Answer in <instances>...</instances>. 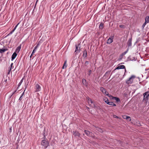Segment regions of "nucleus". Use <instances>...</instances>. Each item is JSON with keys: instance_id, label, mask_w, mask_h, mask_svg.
<instances>
[{"instance_id": "3", "label": "nucleus", "mask_w": 149, "mask_h": 149, "mask_svg": "<svg viewBox=\"0 0 149 149\" xmlns=\"http://www.w3.org/2000/svg\"><path fill=\"white\" fill-rule=\"evenodd\" d=\"M104 102L107 104L111 105L114 106H116V104H114L112 102H109V100L107 99H106V98H105L104 99Z\"/></svg>"}, {"instance_id": "25", "label": "nucleus", "mask_w": 149, "mask_h": 149, "mask_svg": "<svg viewBox=\"0 0 149 149\" xmlns=\"http://www.w3.org/2000/svg\"><path fill=\"white\" fill-rule=\"evenodd\" d=\"M97 130H98L99 132H103V131H102V130L101 128H97Z\"/></svg>"}, {"instance_id": "23", "label": "nucleus", "mask_w": 149, "mask_h": 149, "mask_svg": "<svg viewBox=\"0 0 149 149\" xmlns=\"http://www.w3.org/2000/svg\"><path fill=\"white\" fill-rule=\"evenodd\" d=\"M126 120H127L128 121H130L131 120L130 117L129 116H127Z\"/></svg>"}, {"instance_id": "44", "label": "nucleus", "mask_w": 149, "mask_h": 149, "mask_svg": "<svg viewBox=\"0 0 149 149\" xmlns=\"http://www.w3.org/2000/svg\"><path fill=\"white\" fill-rule=\"evenodd\" d=\"M122 26H123L122 25H120V27H122Z\"/></svg>"}, {"instance_id": "6", "label": "nucleus", "mask_w": 149, "mask_h": 149, "mask_svg": "<svg viewBox=\"0 0 149 149\" xmlns=\"http://www.w3.org/2000/svg\"><path fill=\"white\" fill-rule=\"evenodd\" d=\"M88 103L91 107H96L95 104L93 103L92 100H91V101H90V102L88 101Z\"/></svg>"}, {"instance_id": "10", "label": "nucleus", "mask_w": 149, "mask_h": 149, "mask_svg": "<svg viewBox=\"0 0 149 149\" xmlns=\"http://www.w3.org/2000/svg\"><path fill=\"white\" fill-rule=\"evenodd\" d=\"M73 134L75 136H80V134L77 131H75L73 132Z\"/></svg>"}, {"instance_id": "12", "label": "nucleus", "mask_w": 149, "mask_h": 149, "mask_svg": "<svg viewBox=\"0 0 149 149\" xmlns=\"http://www.w3.org/2000/svg\"><path fill=\"white\" fill-rule=\"evenodd\" d=\"M21 48V46L20 45L18 47L16 48L15 52L17 53H18Z\"/></svg>"}, {"instance_id": "13", "label": "nucleus", "mask_w": 149, "mask_h": 149, "mask_svg": "<svg viewBox=\"0 0 149 149\" xmlns=\"http://www.w3.org/2000/svg\"><path fill=\"white\" fill-rule=\"evenodd\" d=\"M125 68V66L124 65H121L118 66L116 69H123Z\"/></svg>"}, {"instance_id": "31", "label": "nucleus", "mask_w": 149, "mask_h": 149, "mask_svg": "<svg viewBox=\"0 0 149 149\" xmlns=\"http://www.w3.org/2000/svg\"><path fill=\"white\" fill-rule=\"evenodd\" d=\"M76 49L75 51V52H77V51H78V47L76 45Z\"/></svg>"}, {"instance_id": "8", "label": "nucleus", "mask_w": 149, "mask_h": 149, "mask_svg": "<svg viewBox=\"0 0 149 149\" xmlns=\"http://www.w3.org/2000/svg\"><path fill=\"white\" fill-rule=\"evenodd\" d=\"M148 92H146L145 93H144L143 94V95H144V98L143 100L145 99H147L148 97H149V94L147 95L148 94Z\"/></svg>"}, {"instance_id": "2", "label": "nucleus", "mask_w": 149, "mask_h": 149, "mask_svg": "<svg viewBox=\"0 0 149 149\" xmlns=\"http://www.w3.org/2000/svg\"><path fill=\"white\" fill-rule=\"evenodd\" d=\"M136 77L134 75L132 76L129 79L126 81V83L128 84H131L133 81L134 79Z\"/></svg>"}, {"instance_id": "34", "label": "nucleus", "mask_w": 149, "mask_h": 149, "mask_svg": "<svg viewBox=\"0 0 149 149\" xmlns=\"http://www.w3.org/2000/svg\"><path fill=\"white\" fill-rule=\"evenodd\" d=\"M91 70H89V72H88V73H89L88 74L89 75H90V74H91Z\"/></svg>"}, {"instance_id": "29", "label": "nucleus", "mask_w": 149, "mask_h": 149, "mask_svg": "<svg viewBox=\"0 0 149 149\" xmlns=\"http://www.w3.org/2000/svg\"><path fill=\"white\" fill-rule=\"evenodd\" d=\"M11 70V68H10L9 70H8V74H10V72Z\"/></svg>"}, {"instance_id": "41", "label": "nucleus", "mask_w": 149, "mask_h": 149, "mask_svg": "<svg viewBox=\"0 0 149 149\" xmlns=\"http://www.w3.org/2000/svg\"><path fill=\"white\" fill-rule=\"evenodd\" d=\"M15 29H13V31H12V32H14V31H15Z\"/></svg>"}, {"instance_id": "1", "label": "nucleus", "mask_w": 149, "mask_h": 149, "mask_svg": "<svg viewBox=\"0 0 149 149\" xmlns=\"http://www.w3.org/2000/svg\"><path fill=\"white\" fill-rule=\"evenodd\" d=\"M41 145L44 148H46L49 146V143L47 140H42L41 143Z\"/></svg>"}, {"instance_id": "37", "label": "nucleus", "mask_w": 149, "mask_h": 149, "mask_svg": "<svg viewBox=\"0 0 149 149\" xmlns=\"http://www.w3.org/2000/svg\"><path fill=\"white\" fill-rule=\"evenodd\" d=\"M13 63H12L10 65V68H12V67L13 66Z\"/></svg>"}, {"instance_id": "16", "label": "nucleus", "mask_w": 149, "mask_h": 149, "mask_svg": "<svg viewBox=\"0 0 149 149\" xmlns=\"http://www.w3.org/2000/svg\"><path fill=\"white\" fill-rule=\"evenodd\" d=\"M67 61H66L65 62V63L63 64V66L62 67L63 69H64L65 68H66L67 67V65H66V63Z\"/></svg>"}, {"instance_id": "35", "label": "nucleus", "mask_w": 149, "mask_h": 149, "mask_svg": "<svg viewBox=\"0 0 149 149\" xmlns=\"http://www.w3.org/2000/svg\"><path fill=\"white\" fill-rule=\"evenodd\" d=\"M19 23L16 26H15V27L14 28V29H15L17 27V26L18 25V24H19Z\"/></svg>"}, {"instance_id": "7", "label": "nucleus", "mask_w": 149, "mask_h": 149, "mask_svg": "<svg viewBox=\"0 0 149 149\" xmlns=\"http://www.w3.org/2000/svg\"><path fill=\"white\" fill-rule=\"evenodd\" d=\"M84 132L85 134L87 136H89L92 137L93 136V135H92V133L91 132H90L86 130H85L84 131Z\"/></svg>"}, {"instance_id": "43", "label": "nucleus", "mask_w": 149, "mask_h": 149, "mask_svg": "<svg viewBox=\"0 0 149 149\" xmlns=\"http://www.w3.org/2000/svg\"><path fill=\"white\" fill-rule=\"evenodd\" d=\"M32 55H31V56H30V58H31V56H32Z\"/></svg>"}, {"instance_id": "24", "label": "nucleus", "mask_w": 149, "mask_h": 149, "mask_svg": "<svg viewBox=\"0 0 149 149\" xmlns=\"http://www.w3.org/2000/svg\"><path fill=\"white\" fill-rule=\"evenodd\" d=\"M128 49L125 52H123V53L122 54V55L123 56V55H125V54H126L128 52Z\"/></svg>"}, {"instance_id": "27", "label": "nucleus", "mask_w": 149, "mask_h": 149, "mask_svg": "<svg viewBox=\"0 0 149 149\" xmlns=\"http://www.w3.org/2000/svg\"><path fill=\"white\" fill-rule=\"evenodd\" d=\"M87 100L88 101H88L90 102V101H91V99L89 97H87L86 98Z\"/></svg>"}, {"instance_id": "11", "label": "nucleus", "mask_w": 149, "mask_h": 149, "mask_svg": "<svg viewBox=\"0 0 149 149\" xmlns=\"http://www.w3.org/2000/svg\"><path fill=\"white\" fill-rule=\"evenodd\" d=\"M16 53H17L16 52H15L12 55L11 58V60L12 61L17 56V54Z\"/></svg>"}, {"instance_id": "14", "label": "nucleus", "mask_w": 149, "mask_h": 149, "mask_svg": "<svg viewBox=\"0 0 149 149\" xmlns=\"http://www.w3.org/2000/svg\"><path fill=\"white\" fill-rule=\"evenodd\" d=\"M145 23L149 22V17L148 16H147L145 18Z\"/></svg>"}, {"instance_id": "19", "label": "nucleus", "mask_w": 149, "mask_h": 149, "mask_svg": "<svg viewBox=\"0 0 149 149\" xmlns=\"http://www.w3.org/2000/svg\"><path fill=\"white\" fill-rule=\"evenodd\" d=\"M82 83L84 85H86V80L84 79H82Z\"/></svg>"}, {"instance_id": "38", "label": "nucleus", "mask_w": 149, "mask_h": 149, "mask_svg": "<svg viewBox=\"0 0 149 149\" xmlns=\"http://www.w3.org/2000/svg\"><path fill=\"white\" fill-rule=\"evenodd\" d=\"M22 96H21V97H20L19 99V100H22Z\"/></svg>"}, {"instance_id": "42", "label": "nucleus", "mask_w": 149, "mask_h": 149, "mask_svg": "<svg viewBox=\"0 0 149 149\" xmlns=\"http://www.w3.org/2000/svg\"><path fill=\"white\" fill-rule=\"evenodd\" d=\"M86 108L87 109H89V108L88 107H87Z\"/></svg>"}, {"instance_id": "36", "label": "nucleus", "mask_w": 149, "mask_h": 149, "mask_svg": "<svg viewBox=\"0 0 149 149\" xmlns=\"http://www.w3.org/2000/svg\"><path fill=\"white\" fill-rule=\"evenodd\" d=\"M146 23H145H145H144V24H143V25L142 26H143V27H144V26H145V24H146Z\"/></svg>"}, {"instance_id": "39", "label": "nucleus", "mask_w": 149, "mask_h": 149, "mask_svg": "<svg viewBox=\"0 0 149 149\" xmlns=\"http://www.w3.org/2000/svg\"><path fill=\"white\" fill-rule=\"evenodd\" d=\"M23 79H22L21 80V81H20V82L19 83V84H20V83H22V82Z\"/></svg>"}, {"instance_id": "18", "label": "nucleus", "mask_w": 149, "mask_h": 149, "mask_svg": "<svg viewBox=\"0 0 149 149\" xmlns=\"http://www.w3.org/2000/svg\"><path fill=\"white\" fill-rule=\"evenodd\" d=\"M128 43L129 46H131L132 45L131 41L130 40H128Z\"/></svg>"}, {"instance_id": "21", "label": "nucleus", "mask_w": 149, "mask_h": 149, "mask_svg": "<svg viewBox=\"0 0 149 149\" xmlns=\"http://www.w3.org/2000/svg\"><path fill=\"white\" fill-rule=\"evenodd\" d=\"M103 25L101 23L100 24V25L99 26V28L101 29H103Z\"/></svg>"}, {"instance_id": "40", "label": "nucleus", "mask_w": 149, "mask_h": 149, "mask_svg": "<svg viewBox=\"0 0 149 149\" xmlns=\"http://www.w3.org/2000/svg\"><path fill=\"white\" fill-rule=\"evenodd\" d=\"M23 79H22L21 80V81H20V82L19 83V84H20V83H22V82Z\"/></svg>"}, {"instance_id": "30", "label": "nucleus", "mask_w": 149, "mask_h": 149, "mask_svg": "<svg viewBox=\"0 0 149 149\" xmlns=\"http://www.w3.org/2000/svg\"><path fill=\"white\" fill-rule=\"evenodd\" d=\"M127 116L126 115H124V116H123V118L126 119L127 117Z\"/></svg>"}, {"instance_id": "28", "label": "nucleus", "mask_w": 149, "mask_h": 149, "mask_svg": "<svg viewBox=\"0 0 149 149\" xmlns=\"http://www.w3.org/2000/svg\"><path fill=\"white\" fill-rule=\"evenodd\" d=\"M36 49H34L33 50L31 54V55H33V54L36 51Z\"/></svg>"}, {"instance_id": "32", "label": "nucleus", "mask_w": 149, "mask_h": 149, "mask_svg": "<svg viewBox=\"0 0 149 149\" xmlns=\"http://www.w3.org/2000/svg\"><path fill=\"white\" fill-rule=\"evenodd\" d=\"M39 44H38L34 48V49H36L38 47Z\"/></svg>"}, {"instance_id": "9", "label": "nucleus", "mask_w": 149, "mask_h": 149, "mask_svg": "<svg viewBox=\"0 0 149 149\" xmlns=\"http://www.w3.org/2000/svg\"><path fill=\"white\" fill-rule=\"evenodd\" d=\"M41 87L38 84H37L36 86V91L37 92L39 91H40Z\"/></svg>"}, {"instance_id": "20", "label": "nucleus", "mask_w": 149, "mask_h": 149, "mask_svg": "<svg viewBox=\"0 0 149 149\" xmlns=\"http://www.w3.org/2000/svg\"><path fill=\"white\" fill-rule=\"evenodd\" d=\"M114 99L116 100L117 102H120V100L118 98L116 97H114Z\"/></svg>"}, {"instance_id": "33", "label": "nucleus", "mask_w": 149, "mask_h": 149, "mask_svg": "<svg viewBox=\"0 0 149 149\" xmlns=\"http://www.w3.org/2000/svg\"><path fill=\"white\" fill-rule=\"evenodd\" d=\"M12 127H10V129H9V132H12Z\"/></svg>"}, {"instance_id": "5", "label": "nucleus", "mask_w": 149, "mask_h": 149, "mask_svg": "<svg viewBox=\"0 0 149 149\" xmlns=\"http://www.w3.org/2000/svg\"><path fill=\"white\" fill-rule=\"evenodd\" d=\"M113 36H111V37L109 38L108 40L107 43V44H110L113 41Z\"/></svg>"}, {"instance_id": "45", "label": "nucleus", "mask_w": 149, "mask_h": 149, "mask_svg": "<svg viewBox=\"0 0 149 149\" xmlns=\"http://www.w3.org/2000/svg\"><path fill=\"white\" fill-rule=\"evenodd\" d=\"M38 0H37V1H38Z\"/></svg>"}, {"instance_id": "4", "label": "nucleus", "mask_w": 149, "mask_h": 149, "mask_svg": "<svg viewBox=\"0 0 149 149\" xmlns=\"http://www.w3.org/2000/svg\"><path fill=\"white\" fill-rule=\"evenodd\" d=\"M100 91L102 92L105 95H107V93H108L106 91V89L102 87H101L100 88Z\"/></svg>"}, {"instance_id": "17", "label": "nucleus", "mask_w": 149, "mask_h": 149, "mask_svg": "<svg viewBox=\"0 0 149 149\" xmlns=\"http://www.w3.org/2000/svg\"><path fill=\"white\" fill-rule=\"evenodd\" d=\"M83 56H85V57L87 56V52L86 50H84V51Z\"/></svg>"}, {"instance_id": "15", "label": "nucleus", "mask_w": 149, "mask_h": 149, "mask_svg": "<svg viewBox=\"0 0 149 149\" xmlns=\"http://www.w3.org/2000/svg\"><path fill=\"white\" fill-rule=\"evenodd\" d=\"M107 95L108 96H109L111 99H114V97H113L112 95L109 94L108 93H107Z\"/></svg>"}, {"instance_id": "22", "label": "nucleus", "mask_w": 149, "mask_h": 149, "mask_svg": "<svg viewBox=\"0 0 149 149\" xmlns=\"http://www.w3.org/2000/svg\"><path fill=\"white\" fill-rule=\"evenodd\" d=\"M6 50L5 49H1L0 50V52L1 53L4 52L6 51Z\"/></svg>"}, {"instance_id": "26", "label": "nucleus", "mask_w": 149, "mask_h": 149, "mask_svg": "<svg viewBox=\"0 0 149 149\" xmlns=\"http://www.w3.org/2000/svg\"><path fill=\"white\" fill-rule=\"evenodd\" d=\"M113 117L114 118H120L119 117H118V116H117L116 115H113Z\"/></svg>"}]
</instances>
